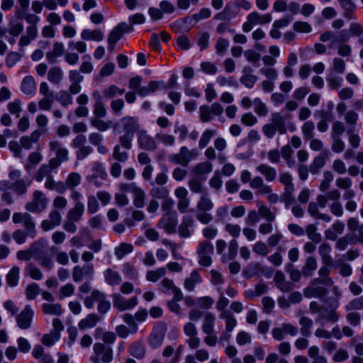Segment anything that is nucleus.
Returning <instances> with one entry per match:
<instances>
[{
	"label": "nucleus",
	"instance_id": "1",
	"mask_svg": "<svg viewBox=\"0 0 363 363\" xmlns=\"http://www.w3.org/2000/svg\"><path fill=\"white\" fill-rule=\"evenodd\" d=\"M49 146L52 151L56 152V157L50 160L48 165H43L38 169L35 177V180L38 182H42L44 177L52 173L62 162L68 160V150L66 148H63L60 142L56 140L51 141Z\"/></svg>",
	"mask_w": 363,
	"mask_h": 363
},
{
	"label": "nucleus",
	"instance_id": "2",
	"mask_svg": "<svg viewBox=\"0 0 363 363\" xmlns=\"http://www.w3.org/2000/svg\"><path fill=\"white\" fill-rule=\"evenodd\" d=\"M94 355L91 357L93 363H99L100 361L108 363L113 360V349L101 342H96L93 346Z\"/></svg>",
	"mask_w": 363,
	"mask_h": 363
},
{
	"label": "nucleus",
	"instance_id": "3",
	"mask_svg": "<svg viewBox=\"0 0 363 363\" xmlns=\"http://www.w3.org/2000/svg\"><path fill=\"white\" fill-rule=\"evenodd\" d=\"M213 252V246L211 242H201L196 249L199 264L203 267H209L212 263L211 255Z\"/></svg>",
	"mask_w": 363,
	"mask_h": 363
},
{
	"label": "nucleus",
	"instance_id": "4",
	"mask_svg": "<svg viewBox=\"0 0 363 363\" xmlns=\"http://www.w3.org/2000/svg\"><path fill=\"white\" fill-rule=\"evenodd\" d=\"M121 189L124 192H130L133 195V203L137 208H143L145 205V191L135 183L123 184Z\"/></svg>",
	"mask_w": 363,
	"mask_h": 363
},
{
	"label": "nucleus",
	"instance_id": "5",
	"mask_svg": "<svg viewBox=\"0 0 363 363\" xmlns=\"http://www.w3.org/2000/svg\"><path fill=\"white\" fill-rule=\"evenodd\" d=\"M47 203L45 195L37 190L33 192V200L26 205V209L33 213L41 212L46 208Z\"/></svg>",
	"mask_w": 363,
	"mask_h": 363
},
{
	"label": "nucleus",
	"instance_id": "6",
	"mask_svg": "<svg viewBox=\"0 0 363 363\" xmlns=\"http://www.w3.org/2000/svg\"><path fill=\"white\" fill-rule=\"evenodd\" d=\"M196 156L197 153L196 150H189L186 147L183 146L180 148L179 153L169 157V161L185 167Z\"/></svg>",
	"mask_w": 363,
	"mask_h": 363
},
{
	"label": "nucleus",
	"instance_id": "7",
	"mask_svg": "<svg viewBox=\"0 0 363 363\" xmlns=\"http://www.w3.org/2000/svg\"><path fill=\"white\" fill-rule=\"evenodd\" d=\"M113 305L119 311L130 310L135 308L138 304V298L136 296L126 298L118 293L112 295Z\"/></svg>",
	"mask_w": 363,
	"mask_h": 363
},
{
	"label": "nucleus",
	"instance_id": "8",
	"mask_svg": "<svg viewBox=\"0 0 363 363\" xmlns=\"http://www.w3.org/2000/svg\"><path fill=\"white\" fill-rule=\"evenodd\" d=\"M129 31V26L125 22L118 23L110 33L108 38V49L113 50L116 43L125 33Z\"/></svg>",
	"mask_w": 363,
	"mask_h": 363
},
{
	"label": "nucleus",
	"instance_id": "9",
	"mask_svg": "<svg viewBox=\"0 0 363 363\" xmlns=\"http://www.w3.org/2000/svg\"><path fill=\"white\" fill-rule=\"evenodd\" d=\"M339 305L337 298L328 299L325 303L324 311L322 313V317L328 322H337L339 315L335 311L339 307Z\"/></svg>",
	"mask_w": 363,
	"mask_h": 363
},
{
	"label": "nucleus",
	"instance_id": "10",
	"mask_svg": "<svg viewBox=\"0 0 363 363\" xmlns=\"http://www.w3.org/2000/svg\"><path fill=\"white\" fill-rule=\"evenodd\" d=\"M177 225V216L175 212H167L158 223V226L164 228L168 233L174 232Z\"/></svg>",
	"mask_w": 363,
	"mask_h": 363
},
{
	"label": "nucleus",
	"instance_id": "11",
	"mask_svg": "<svg viewBox=\"0 0 363 363\" xmlns=\"http://www.w3.org/2000/svg\"><path fill=\"white\" fill-rule=\"evenodd\" d=\"M34 312L30 306H26L16 316L18 326L21 329L28 328L32 322Z\"/></svg>",
	"mask_w": 363,
	"mask_h": 363
},
{
	"label": "nucleus",
	"instance_id": "12",
	"mask_svg": "<svg viewBox=\"0 0 363 363\" xmlns=\"http://www.w3.org/2000/svg\"><path fill=\"white\" fill-rule=\"evenodd\" d=\"M92 170L93 174L86 177V180L99 186L101 185V181L105 180L107 177L105 168L101 163H94Z\"/></svg>",
	"mask_w": 363,
	"mask_h": 363
},
{
	"label": "nucleus",
	"instance_id": "13",
	"mask_svg": "<svg viewBox=\"0 0 363 363\" xmlns=\"http://www.w3.org/2000/svg\"><path fill=\"white\" fill-rule=\"evenodd\" d=\"M94 274L93 266L87 264L81 267L75 266L73 268V279L74 281L78 282L83 280L84 278H91Z\"/></svg>",
	"mask_w": 363,
	"mask_h": 363
},
{
	"label": "nucleus",
	"instance_id": "14",
	"mask_svg": "<svg viewBox=\"0 0 363 363\" xmlns=\"http://www.w3.org/2000/svg\"><path fill=\"white\" fill-rule=\"evenodd\" d=\"M239 13L237 4L235 2H230L226 4L224 9L217 13L214 18L218 20H230L235 18Z\"/></svg>",
	"mask_w": 363,
	"mask_h": 363
},
{
	"label": "nucleus",
	"instance_id": "15",
	"mask_svg": "<svg viewBox=\"0 0 363 363\" xmlns=\"http://www.w3.org/2000/svg\"><path fill=\"white\" fill-rule=\"evenodd\" d=\"M138 134V142L141 148L148 150H152L156 148L155 141L147 134L146 131L140 130Z\"/></svg>",
	"mask_w": 363,
	"mask_h": 363
},
{
	"label": "nucleus",
	"instance_id": "16",
	"mask_svg": "<svg viewBox=\"0 0 363 363\" xmlns=\"http://www.w3.org/2000/svg\"><path fill=\"white\" fill-rule=\"evenodd\" d=\"M38 34V27L35 25L29 26L26 28V33L20 38L18 45L21 47L28 46L34 40Z\"/></svg>",
	"mask_w": 363,
	"mask_h": 363
},
{
	"label": "nucleus",
	"instance_id": "17",
	"mask_svg": "<svg viewBox=\"0 0 363 363\" xmlns=\"http://www.w3.org/2000/svg\"><path fill=\"white\" fill-rule=\"evenodd\" d=\"M81 38L83 40H93L100 42L103 40L104 38V32L100 29H84L81 33Z\"/></svg>",
	"mask_w": 363,
	"mask_h": 363
},
{
	"label": "nucleus",
	"instance_id": "18",
	"mask_svg": "<svg viewBox=\"0 0 363 363\" xmlns=\"http://www.w3.org/2000/svg\"><path fill=\"white\" fill-rule=\"evenodd\" d=\"M163 88L162 82H150L147 86H141L138 91V94L142 97L155 93L157 90Z\"/></svg>",
	"mask_w": 363,
	"mask_h": 363
},
{
	"label": "nucleus",
	"instance_id": "19",
	"mask_svg": "<svg viewBox=\"0 0 363 363\" xmlns=\"http://www.w3.org/2000/svg\"><path fill=\"white\" fill-rule=\"evenodd\" d=\"M211 16V11L208 8H203L199 12L193 14L191 17L186 18L183 22H186L195 26L199 21L208 18Z\"/></svg>",
	"mask_w": 363,
	"mask_h": 363
},
{
	"label": "nucleus",
	"instance_id": "20",
	"mask_svg": "<svg viewBox=\"0 0 363 363\" xmlns=\"http://www.w3.org/2000/svg\"><path fill=\"white\" fill-rule=\"evenodd\" d=\"M202 281L201 276L199 274L197 270H193L190 276L187 277L184 283V287L189 291H192L196 285Z\"/></svg>",
	"mask_w": 363,
	"mask_h": 363
},
{
	"label": "nucleus",
	"instance_id": "21",
	"mask_svg": "<svg viewBox=\"0 0 363 363\" xmlns=\"http://www.w3.org/2000/svg\"><path fill=\"white\" fill-rule=\"evenodd\" d=\"M247 20H250L255 26L266 24L272 21V16L270 13L259 14L254 11L248 14Z\"/></svg>",
	"mask_w": 363,
	"mask_h": 363
},
{
	"label": "nucleus",
	"instance_id": "22",
	"mask_svg": "<svg viewBox=\"0 0 363 363\" xmlns=\"http://www.w3.org/2000/svg\"><path fill=\"white\" fill-rule=\"evenodd\" d=\"M164 333L165 331L162 327L154 329L150 337V344L152 347L157 348L162 344Z\"/></svg>",
	"mask_w": 363,
	"mask_h": 363
},
{
	"label": "nucleus",
	"instance_id": "23",
	"mask_svg": "<svg viewBox=\"0 0 363 363\" xmlns=\"http://www.w3.org/2000/svg\"><path fill=\"white\" fill-rule=\"evenodd\" d=\"M99 320V318L97 315L89 314L79 322L78 327L81 330H86L96 326Z\"/></svg>",
	"mask_w": 363,
	"mask_h": 363
},
{
	"label": "nucleus",
	"instance_id": "24",
	"mask_svg": "<svg viewBox=\"0 0 363 363\" xmlns=\"http://www.w3.org/2000/svg\"><path fill=\"white\" fill-rule=\"evenodd\" d=\"M20 279V268L13 266L6 275V284L10 287H16Z\"/></svg>",
	"mask_w": 363,
	"mask_h": 363
},
{
	"label": "nucleus",
	"instance_id": "25",
	"mask_svg": "<svg viewBox=\"0 0 363 363\" xmlns=\"http://www.w3.org/2000/svg\"><path fill=\"white\" fill-rule=\"evenodd\" d=\"M105 281L110 286H118L122 281L120 274L111 269H107L104 272Z\"/></svg>",
	"mask_w": 363,
	"mask_h": 363
},
{
	"label": "nucleus",
	"instance_id": "26",
	"mask_svg": "<svg viewBox=\"0 0 363 363\" xmlns=\"http://www.w3.org/2000/svg\"><path fill=\"white\" fill-rule=\"evenodd\" d=\"M344 228V223L341 222L335 223L330 228L325 231L326 238L331 240H335L339 235L342 233Z\"/></svg>",
	"mask_w": 363,
	"mask_h": 363
},
{
	"label": "nucleus",
	"instance_id": "27",
	"mask_svg": "<svg viewBox=\"0 0 363 363\" xmlns=\"http://www.w3.org/2000/svg\"><path fill=\"white\" fill-rule=\"evenodd\" d=\"M331 247L327 243H323L319 247V254L324 265H332L333 259L330 256Z\"/></svg>",
	"mask_w": 363,
	"mask_h": 363
},
{
	"label": "nucleus",
	"instance_id": "28",
	"mask_svg": "<svg viewBox=\"0 0 363 363\" xmlns=\"http://www.w3.org/2000/svg\"><path fill=\"white\" fill-rule=\"evenodd\" d=\"M21 90L26 94H32L35 92L36 86L33 77L28 75L23 79Z\"/></svg>",
	"mask_w": 363,
	"mask_h": 363
},
{
	"label": "nucleus",
	"instance_id": "29",
	"mask_svg": "<svg viewBox=\"0 0 363 363\" xmlns=\"http://www.w3.org/2000/svg\"><path fill=\"white\" fill-rule=\"evenodd\" d=\"M213 207V201L207 195L201 196L196 204L197 211H210Z\"/></svg>",
	"mask_w": 363,
	"mask_h": 363
},
{
	"label": "nucleus",
	"instance_id": "30",
	"mask_svg": "<svg viewBox=\"0 0 363 363\" xmlns=\"http://www.w3.org/2000/svg\"><path fill=\"white\" fill-rule=\"evenodd\" d=\"M257 170L265 177L268 182H272L277 177V171L274 167L262 164L257 167Z\"/></svg>",
	"mask_w": 363,
	"mask_h": 363
},
{
	"label": "nucleus",
	"instance_id": "31",
	"mask_svg": "<svg viewBox=\"0 0 363 363\" xmlns=\"http://www.w3.org/2000/svg\"><path fill=\"white\" fill-rule=\"evenodd\" d=\"M65 51V45L62 43L56 42L53 45L52 50L46 54L47 60L52 62L55 58L61 57Z\"/></svg>",
	"mask_w": 363,
	"mask_h": 363
},
{
	"label": "nucleus",
	"instance_id": "32",
	"mask_svg": "<svg viewBox=\"0 0 363 363\" xmlns=\"http://www.w3.org/2000/svg\"><path fill=\"white\" fill-rule=\"evenodd\" d=\"M122 123L124 126L125 133L131 132L134 135V132L138 129V120L136 118L125 117L122 118Z\"/></svg>",
	"mask_w": 363,
	"mask_h": 363
},
{
	"label": "nucleus",
	"instance_id": "33",
	"mask_svg": "<svg viewBox=\"0 0 363 363\" xmlns=\"http://www.w3.org/2000/svg\"><path fill=\"white\" fill-rule=\"evenodd\" d=\"M84 212V204H75L67 213V219L69 220H79Z\"/></svg>",
	"mask_w": 363,
	"mask_h": 363
},
{
	"label": "nucleus",
	"instance_id": "34",
	"mask_svg": "<svg viewBox=\"0 0 363 363\" xmlns=\"http://www.w3.org/2000/svg\"><path fill=\"white\" fill-rule=\"evenodd\" d=\"M35 259L38 261L39 264L44 269L50 271L53 269L55 266L54 260L51 255H42L34 256Z\"/></svg>",
	"mask_w": 363,
	"mask_h": 363
},
{
	"label": "nucleus",
	"instance_id": "35",
	"mask_svg": "<svg viewBox=\"0 0 363 363\" xmlns=\"http://www.w3.org/2000/svg\"><path fill=\"white\" fill-rule=\"evenodd\" d=\"M272 123L280 134L286 133L284 118L280 113H274L272 115Z\"/></svg>",
	"mask_w": 363,
	"mask_h": 363
},
{
	"label": "nucleus",
	"instance_id": "36",
	"mask_svg": "<svg viewBox=\"0 0 363 363\" xmlns=\"http://www.w3.org/2000/svg\"><path fill=\"white\" fill-rule=\"evenodd\" d=\"M90 123L93 127L99 131L105 132L108 130L113 125L111 121H104L101 118H92Z\"/></svg>",
	"mask_w": 363,
	"mask_h": 363
},
{
	"label": "nucleus",
	"instance_id": "37",
	"mask_svg": "<svg viewBox=\"0 0 363 363\" xmlns=\"http://www.w3.org/2000/svg\"><path fill=\"white\" fill-rule=\"evenodd\" d=\"M257 77L255 74L250 73V69H245L243 75L240 79L241 83L247 88H252L257 82Z\"/></svg>",
	"mask_w": 363,
	"mask_h": 363
},
{
	"label": "nucleus",
	"instance_id": "38",
	"mask_svg": "<svg viewBox=\"0 0 363 363\" xmlns=\"http://www.w3.org/2000/svg\"><path fill=\"white\" fill-rule=\"evenodd\" d=\"M61 337V334L57 332H52L45 334L42 338V343L46 347H51L57 342Z\"/></svg>",
	"mask_w": 363,
	"mask_h": 363
},
{
	"label": "nucleus",
	"instance_id": "39",
	"mask_svg": "<svg viewBox=\"0 0 363 363\" xmlns=\"http://www.w3.org/2000/svg\"><path fill=\"white\" fill-rule=\"evenodd\" d=\"M252 103L254 106V111L257 116L259 117H263L268 114V108L266 104L262 101L261 99L258 97L255 98L252 101Z\"/></svg>",
	"mask_w": 363,
	"mask_h": 363
},
{
	"label": "nucleus",
	"instance_id": "40",
	"mask_svg": "<svg viewBox=\"0 0 363 363\" xmlns=\"http://www.w3.org/2000/svg\"><path fill=\"white\" fill-rule=\"evenodd\" d=\"M216 317L213 314L208 313L204 315L202 330L204 333H213Z\"/></svg>",
	"mask_w": 363,
	"mask_h": 363
},
{
	"label": "nucleus",
	"instance_id": "41",
	"mask_svg": "<svg viewBox=\"0 0 363 363\" xmlns=\"http://www.w3.org/2000/svg\"><path fill=\"white\" fill-rule=\"evenodd\" d=\"M325 292V289L324 287L321 286H316L315 284H313L305 289L304 294L308 298L319 297L323 295Z\"/></svg>",
	"mask_w": 363,
	"mask_h": 363
},
{
	"label": "nucleus",
	"instance_id": "42",
	"mask_svg": "<svg viewBox=\"0 0 363 363\" xmlns=\"http://www.w3.org/2000/svg\"><path fill=\"white\" fill-rule=\"evenodd\" d=\"M133 246L131 244L123 242L115 249V255L118 259L123 258L126 255L132 252Z\"/></svg>",
	"mask_w": 363,
	"mask_h": 363
},
{
	"label": "nucleus",
	"instance_id": "43",
	"mask_svg": "<svg viewBox=\"0 0 363 363\" xmlns=\"http://www.w3.org/2000/svg\"><path fill=\"white\" fill-rule=\"evenodd\" d=\"M166 272V268L164 267H160L155 270H150L147 272L146 279L149 281L155 282L160 278L164 277Z\"/></svg>",
	"mask_w": 363,
	"mask_h": 363
},
{
	"label": "nucleus",
	"instance_id": "44",
	"mask_svg": "<svg viewBox=\"0 0 363 363\" xmlns=\"http://www.w3.org/2000/svg\"><path fill=\"white\" fill-rule=\"evenodd\" d=\"M105 298V294L99 291L94 290L91 292V295L86 297L84 300V306L87 308H91L94 306V301Z\"/></svg>",
	"mask_w": 363,
	"mask_h": 363
},
{
	"label": "nucleus",
	"instance_id": "45",
	"mask_svg": "<svg viewBox=\"0 0 363 363\" xmlns=\"http://www.w3.org/2000/svg\"><path fill=\"white\" fill-rule=\"evenodd\" d=\"M82 177L77 172H71L68 174L65 183L67 188L74 189L77 186H79L81 183Z\"/></svg>",
	"mask_w": 363,
	"mask_h": 363
},
{
	"label": "nucleus",
	"instance_id": "46",
	"mask_svg": "<svg viewBox=\"0 0 363 363\" xmlns=\"http://www.w3.org/2000/svg\"><path fill=\"white\" fill-rule=\"evenodd\" d=\"M213 170V165L208 162H201L194 167V173L199 176L208 174Z\"/></svg>",
	"mask_w": 363,
	"mask_h": 363
},
{
	"label": "nucleus",
	"instance_id": "47",
	"mask_svg": "<svg viewBox=\"0 0 363 363\" xmlns=\"http://www.w3.org/2000/svg\"><path fill=\"white\" fill-rule=\"evenodd\" d=\"M43 310L45 313L52 315H59L62 313V306L59 303H44Z\"/></svg>",
	"mask_w": 363,
	"mask_h": 363
},
{
	"label": "nucleus",
	"instance_id": "48",
	"mask_svg": "<svg viewBox=\"0 0 363 363\" xmlns=\"http://www.w3.org/2000/svg\"><path fill=\"white\" fill-rule=\"evenodd\" d=\"M238 249V242L235 239H233L229 242L228 254L223 255V260L228 261L234 259L237 255Z\"/></svg>",
	"mask_w": 363,
	"mask_h": 363
},
{
	"label": "nucleus",
	"instance_id": "49",
	"mask_svg": "<svg viewBox=\"0 0 363 363\" xmlns=\"http://www.w3.org/2000/svg\"><path fill=\"white\" fill-rule=\"evenodd\" d=\"M7 109L11 114L18 117L23 110L22 103L19 99H14L7 104Z\"/></svg>",
	"mask_w": 363,
	"mask_h": 363
},
{
	"label": "nucleus",
	"instance_id": "50",
	"mask_svg": "<svg viewBox=\"0 0 363 363\" xmlns=\"http://www.w3.org/2000/svg\"><path fill=\"white\" fill-rule=\"evenodd\" d=\"M326 154L320 155L315 157L311 164L310 169L312 173H317L318 170L323 167L325 164Z\"/></svg>",
	"mask_w": 363,
	"mask_h": 363
},
{
	"label": "nucleus",
	"instance_id": "51",
	"mask_svg": "<svg viewBox=\"0 0 363 363\" xmlns=\"http://www.w3.org/2000/svg\"><path fill=\"white\" fill-rule=\"evenodd\" d=\"M285 277L281 272H277L274 276V281L277 286L282 291H288L290 289V284L285 282Z\"/></svg>",
	"mask_w": 363,
	"mask_h": 363
},
{
	"label": "nucleus",
	"instance_id": "52",
	"mask_svg": "<svg viewBox=\"0 0 363 363\" xmlns=\"http://www.w3.org/2000/svg\"><path fill=\"white\" fill-rule=\"evenodd\" d=\"M216 130L207 129L204 130L199 140V145L201 149L204 148L209 143L212 137L215 135Z\"/></svg>",
	"mask_w": 363,
	"mask_h": 363
},
{
	"label": "nucleus",
	"instance_id": "53",
	"mask_svg": "<svg viewBox=\"0 0 363 363\" xmlns=\"http://www.w3.org/2000/svg\"><path fill=\"white\" fill-rule=\"evenodd\" d=\"M282 157L286 160L289 167L294 164V160L292 159L293 150L289 145L284 146L281 150Z\"/></svg>",
	"mask_w": 363,
	"mask_h": 363
},
{
	"label": "nucleus",
	"instance_id": "54",
	"mask_svg": "<svg viewBox=\"0 0 363 363\" xmlns=\"http://www.w3.org/2000/svg\"><path fill=\"white\" fill-rule=\"evenodd\" d=\"M30 184V182L26 183L23 179H18L13 184V188L17 194L23 195L26 193Z\"/></svg>",
	"mask_w": 363,
	"mask_h": 363
},
{
	"label": "nucleus",
	"instance_id": "55",
	"mask_svg": "<svg viewBox=\"0 0 363 363\" xmlns=\"http://www.w3.org/2000/svg\"><path fill=\"white\" fill-rule=\"evenodd\" d=\"M26 273L35 280H41L43 279V273L40 269L32 264H29L26 269Z\"/></svg>",
	"mask_w": 363,
	"mask_h": 363
},
{
	"label": "nucleus",
	"instance_id": "56",
	"mask_svg": "<svg viewBox=\"0 0 363 363\" xmlns=\"http://www.w3.org/2000/svg\"><path fill=\"white\" fill-rule=\"evenodd\" d=\"M258 213L269 222H272L275 219V215L265 205L258 204Z\"/></svg>",
	"mask_w": 363,
	"mask_h": 363
},
{
	"label": "nucleus",
	"instance_id": "57",
	"mask_svg": "<svg viewBox=\"0 0 363 363\" xmlns=\"http://www.w3.org/2000/svg\"><path fill=\"white\" fill-rule=\"evenodd\" d=\"M74 286L72 284H67L62 286L58 292L60 299H64L73 295L74 292Z\"/></svg>",
	"mask_w": 363,
	"mask_h": 363
},
{
	"label": "nucleus",
	"instance_id": "58",
	"mask_svg": "<svg viewBox=\"0 0 363 363\" xmlns=\"http://www.w3.org/2000/svg\"><path fill=\"white\" fill-rule=\"evenodd\" d=\"M317 268V262L315 258L310 257L306 259V265L303 268V273L306 276H311Z\"/></svg>",
	"mask_w": 363,
	"mask_h": 363
},
{
	"label": "nucleus",
	"instance_id": "59",
	"mask_svg": "<svg viewBox=\"0 0 363 363\" xmlns=\"http://www.w3.org/2000/svg\"><path fill=\"white\" fill-rule=\"evenodd\" d=\"M62 77V72L58 67H52L48 72V79L52 83H58Z\"/></svg>",
	"mask_w": 363,
	"mask_h": 363
},
{
	"label": "nucleus",
	"instance_id": "60",
	"mask_svg": "<svg viewBox=\"0 0 363 363\" xmlns=\"http://www.w3.org/2000/svg\"><path fill=\"white\" fill-rule=\"evenodd\" d=\"M68 47L71 50H76L79 53H84L86 51V44L84 41L71 40L68 43Z\"/></svg>",
	"mask_w": 363,
	"mask_h": 363
},
{
	"label": "nucleus",
	"instance_id": "61",
	"mask_svg": "<svg viewBox=\"0 0 363 363\" xmlns=\"http://www.w3.org/2000/svg\"><path fill=\"white\" fill-rule=\"evenodd\" d=\"M125 93L124 89H119L115 85H111L106 89H105L104 94L106 98H113L118 95H123Z\"/></svg>",
	"mask_w": 363,
	"mask_h": 363
},
{
	"label": "nucleus",
	"instance_id": "62",
	"mask_svg": "<svg viewBox=\"0 0 363 363\" xmlns=\"http://www.w3.org/2000/svg\"><path fill=\"white\" fill-rule=\"evenodd\" d=\"M176 44L179 50H187L191 48V42L186 35H179L176 39Z\"/></svg>",
	"mask_w": 363,
	"mask_h": 363
},
{
	"label": "nucleus",
	"instance_id": "63",
	"mask_svg": "<svg viewBox=\"0 0 363 363\" xmlns=\"http://www.w3.org/2000/svg\"><path fill=\"white\" fill-rule=\"evenodd\" d=\"M316 230V227L313 224H310L306 227V233L310 240L318 242L320 240L321 236Z\"/></svg>",
	"mask_w": 363,
	"mask_h": 363
},
{
	"label": "nucleus",
	"instance_id": "64",
	"mask_svg": "<svg viewBox=\"0 0 363 363\" xmlns=\"http://www.w3.org/2000/svg\"><path fill=\"white\" fill-rule=\"evenodd\" d=\"M363 308V296L356 298L351 301L348 304L345 306V310L353 311V310H360Z\"/></svg>",
	"mask_w": 363,
	"mask_h": 363
}]
</instances>
